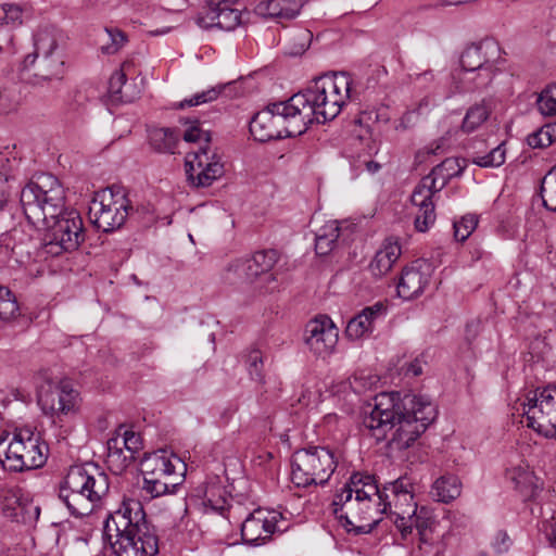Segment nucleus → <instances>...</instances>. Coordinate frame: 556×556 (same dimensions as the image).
<instances>
[{"label":"nucleus","instance_id":"f8f14e48","mask_svg":"<svg viewBox=\"0 0 556 556\" xmlns=\"http://www.w3.org/2000/svg\"><path fill=\"white\" fill-rule=\"evenodd\" d=\"M187 180L197 188L211 186L224 173V163L220 155L211 147H199L197 151L189 152L185 160Z\"/></svg>","mask_w":556,"mask_h":556},{"label":"nucleus","instance_id":"412c9836","mask_svg":"<svg viewBox=\"0 0 556 556\" xmlns=\"http://www.w3.org/2000/svg\"><path fill=\"white\" fill-rule=\"evenodd\" d=\"M387 313V306L381 302L364 307L357 315L349 320L345 328L346 337L351 340L369 337L377 324L384 320Z\"/></svg>","mask_w":556,"mask_h":556},{"label":"nucleus","instance_id":"0e129e2a","mask_svg":"<svg viewBox=\"0 0 556 556\" xmlns=\"http://www.w3.org/2000/svg\"><path fill=\"white\" fill-rule=\"evenodd\" d=\"M413 529H414V523H413V519H410L409 526L406 528H403L401 531H399L401 533L402 540L406 541L413 534Z\"/></svg>","mask_w":556,"mask_h":556},{"label":"nucleus","instance_id":"9d476101","mask_svg":"<svg viewBox=\"0 0 556 556\" xmlns=\"http://www.w3.org/2000/svg\"><path fill=\"white\" fill-rule=\"evenodd\" d=\"M132 210L126 190L113 185L94 193L89 206V217L103 232L119 229Z\"/></svg>","mask_w":556,"mask_h":556},{"label":"nucleus","instance_id":"423d86ee","mask_svg":"<svg viewBox=\"0 0 556 556\" xmlns=\"http://www.w3.org/2000/svg\"><path fill=\"white\" fill-rule=\"evenodd\" d=\"M110 490L109 476L93 464L72 466L59 488V498L71 516H90Z\"/></svg>","mask_w":556,"mask_h":556},{"label":"nucleus","instance_id":"c9c22d12","mask_svg":"<svg viewBox=\"0 0 556 556\" xmlns=\"http://www.w3.org/2000/svg\"><path fill=\"white\" fill-rule=\"evenodd\" d=\"M180 134L172 128H159L151 132V146L159 152L174 154L176 152Z\"/></svg>","mask_w":556,"mask_h":556},{"label":"nucleus","instance_id":"09e8293b","mask_svg":"<svg viewBox=\"0 0 556 556\" xmlns=\"http://www.w3.org/2000/svg\"><path fill=\"white\" fill-rule=\"evenodd\" d=\"M182 138L187 142H199L204 143L203 147H211V134L202 129L199 121H194L190 124V126L184 131Z\"/></svg>","mask_w":556,"mask_h":556},{"label":"nucleus","instance_id":"0eeeda50","mask_svg":"<svg viewBox=\"0 0 556 556\" xmlns=\"http://www.w3.org/2000/svg\"><path fill=\"white\" fill-rule=\"evenodd\" d=\"M305 131V122L293 102V97L286 101L268 104L264 110L257 112L250 122V132L260 142L295 137Z\"/></svg>","mask_w":556,"mask_h":556},{"label":"nucleus","instance_id":"4468645a","mask_svg":"<svg viewBox=\"0 0 556 556\" xmlns=\"http://www.w3.org/2000/svg\"><path fill=\"white\" fill-rule=\"evenodd\" d=\"M34 48L37 49L39 61L35 75L43 79H51L62 74L64 61L58 50V40L50 30H40L34 37Z\"/></svg>","mask_w":556,"mask_h":556},{"label":"nucleus","instance_id":"b1692460","mask_svg":"<svg viewBox=\"0 0 556 556\" xmlns=\"http://www.w3.org/2000/svg\"><path fill=\"white\" fill-rule=\"evenodd\" d=\"M437 193L430 191L425 185H417L412 193L410 201L418 208L414 225L419 232H426L432 227L437 219L433 197Z\"/></svg>","mask_w":556,"mask_h":556},{"label":"nucleus","instance_id":"052dcab7","mask_svg":"<svg viewBox=\"0 0 556 556\" xmlns=\"http://www.w3.org/2000/svg\"><path fill=\"white\" fill-rule=\"evenodd\" d=\"M39 61V54H37V49L35 48L33 53L27 54L22 62V70H29L34 66L37 67V63Z\"/></svg>","mask_w":556,"mask_h":556},{"label":"nucleus","instance_id":"864d4df0","mask_svg":"<svg viewBox=\"0 0 556 556\" xmlns=\"http://www.w3.org/2000/svg\"><path fill=\"white\" fill-rule=\"evenodd\" d=\"M413 483L407 477H401L389 485L384 486L380 492H387L391 496L403 494L404 492L413 493Z\"/></svg>","mask_w":556,"mask_h":556},{"label":"nucleus","instance_id":"774afa93","mask_svg":"<svg viewBox=\"0 0 556 556\" xmlns=\"http://www.w3.org/2000/svg\"><path fill=\"white\" fill-rule=\"evenodd\" d=\"M165 31H160V30H155V31H152L151 34L152 35H161V34H164Z\"/></svg>","mask_w":556,"mask_h":556},{"label":"nucleus","instance_id":"37998d69","mask_svg":"<svg viewBox=\"0 0 556 556\" xmlns=\"http://www.w3.org/2000/svg\"><path fill=\"white\" fill-rule=\"evenodd\" d=\"M231 87V84L218 85L212 87L207 90H203L201 92H197L190 98H186L182 100L178 108L184 109L186 106H197L204 103H208L215 101L223 92H225L228 88Z\"/></svg>","mask_w":556,"mask_h":556},{"label":"nucleus","instance_id":"4c0bfd02","mask_svg":"<svg viewBox=\"0 0 556 556\" xmlns=\"http://www.w3.org/2000/svg\"><path fill=\"white\" fill-rule=\"evenodd\" d=\"M491 114L490 108L484 101L471 105L463 119L462 130L466 134H471L481 127Z\"/></svg>","mask_w":556,"mask_h":556},{"label":"nucleus","instance_id":"7c9ffc66","mask_svg":"<svg viewBox=\"0 0 556 556\" xmlns=\"http://www.w3.org/2000/svg\"><path fill=\"white\" fill-rule=\"evenodd\" d=\"M410 519H413L414 528L417 530L419 548L432 546L435 520L431 513L426 507H421L419 510L415 507L412 510Z\"/></svg>","mask_w":556,"mask_h":556},{"label":"nucleus","instance_id":"f704fd0d","mask_svg":"<svg viewBox=\"0 0 556 556\" xmlns=\"http://www.w3.org/2000/svg\"><path fill=\"white\" fill-rule=\"evenodd\" d=\"M140 91L127 84V76L123 70L115 71L109 80V94L112 101L132 102Z\"/></svg>","mask_w":556,"mask_h":556},{"label":"nucleus","instance_id":"1a4fd4ad","mask_svg":"<svg viewBox=\"0 0 556 556\" xmlns=\"http://www.w3.org/2000/svg\"><path fill=\"white\" fill-rule=\"evenodd\" d=\"M340 454L328 446H308L291 457V480L298 488L324 486L339 464Z\"/></svg>","mask_w":556,"mask_h":556},{"label":"nucleus","instance_id":"aec40b11","mask_svg":"<svg viewBox=\"0 0 556 556\" xmlns=\"http://www.w3.org/2000/svg\"><path fill=\"white\" fill-rule=\"evenodd\" d=\"M78 402V392L68 381H61L49 390L41 392L38 404L45 414L51 416L73 412Z\"/></svg>","mask_w":556,"mask_h":556},{"label":"nucleus","instance_id":"4d7b16f0","mask_svg":"<svg viewBox=\"0 0 556 556\" xmlns=\"http://www.w3.org/2000/svg\"><path fill=\"white\" fill-rule=\"evenodd\" d=\"M395 515L394 525L399 531L409 526L410 511L409 509H401L400 511H393Z\"/></svg>","mask_w":556,"mask_h":556},{"label":"nucleus","instance_id":"dca6fc26","mask_svg":"<svg viewBox=\"0 0 556 556\" xmlns=\"http://www.w3.org/2000/svg\"><path fill=\"white\" fill-rule=\"evenodd\" d=\"M278 261V254L275 250H262L255 252L249 258H238L228 265V271H233L240 278L248 281H254L260 276H265L267 281H275L270 273Z\"/></svg>","mask_w":556,"mask_h":556},{"label":"nucleus","instance_id":"338daca9","mask_svg":"<svg viewBox=\"0 0 556 556\" xmlns=\"http://www.w3.org/2000/svg\"><path fill=\"white\" fill-rule=\"evenodd\" d=\"M501 535L503 536L502 539V543L504 545V547H498V551H503V549H507L508 545L506 544V541H509V538L506 535V533H501Z\"/></svg>","mask_w":556,"mask_h":556},{"label":"nucleus","instance_id":"4be33fe9","mask_svg":"<svg viewBox=\"0 0 556 556\" xmlns=\"http://www.w3.org/2000/svg\"><path fill=\"white\" fill-rule=\"evenodd\" d=\"M498 67L456 70L452 74L454 92L466 93L486 89L498 73Z\"/></svg>","mask_w":556,"mask_h":556},{"label":"nucleus","instance_id":"f03ea898","mask_svg":"<svg viewBox=\"0 0 556 556\" xmlns=\"http://www.w3.org/2000/svg\"><path fill=\"white\" fill-rule=\"evenodd\" d=\"M362 420V431L377 443L388 441L392 450L408 448L437 418L435 406L422 396L399 392H382L368 405Z\"/></svg>","mask_w":556,"mask_h":556},{"label":"nucleus","instance_id":"f3484780","mask_svg":"<svg viewBox=\"0 0 556 556\" xmlns=\"http://www.w3.org/2000/svg\"><path fill=\"white\" fill-rule=\"evenodd\" d=\"M431 265L417 260L402 269L396 286L397 295L403 300H412L419 296L431 280Z\"/></svg>","mask_w":556,"mask_h":556},{"label":"nucleus","instance_id":"72a5a7b5","mask_svg":"<svg viewBox=\"0 0 556 556\" xmlns=\"http://www.w3.org/2000/svg\"><path fill=\"white\" fill-rule=\"evenodd\" d=\"M202 504L205 511L223 514L229 506V498L224 485L218 481H212L205 484L203 490Z\"/></svg>","mask_w":556,"mask_h":556},{"label":"nucleus","instance_id":"39448f33","mask_svg":"<svg viewBox=\"0 0 556 556\" xmlns=\"http://www.w3.org/2000/svg\"><path fill=\"white\" fill-rule=\"evenodd\" d=\"M352 78L346 73L318 77L306 89L293 94L305 128L336 118L350 98Z\"/></svg>","mask_w":556,"mask_h":556},{"label":"nucleus","instance_id":"9b49d317","mask_svg":"<svg viewBox=\"0 0 556 556\" xmlns=\"http://www.w3.org/2000/svg\"><path fill=\"white\" fill-rule=\"evenodd\" d=\"M521 406L528 428L556 440V384L536 387L527 394Z\"/></svg>","mask_w":556,"mask_h":556},{"label":"nucleus","instance_id":"3c124183","mask_svg":"<svg viewBox=\"0 0 556 556\" xmlns=\"http://www.w3.org/2000/svg\"><path fill=\"white\" fill-rule=\"evenodd\" d=\"M105 33L108 38L110 39V42L106 45H103L101 50L103 53L106 54H114L116 53L127 41L125 33L119 30L118 28H105Z\"/></svg>","mask_w":556,"mask_h":556},{"label":"nucleus","instance_id":"f257e3e1","mask_svg":"<svg viewBox=\"0 0 556 556\" xmlns=\"http://www.w3.org/2000/svg\"><path fill=\"white\" fill-rule=\"evenodd\" d=\"M21 205L29 224L45 227L42 254L59 256L75 251L85 240L78 212L64 210L65 191L56 177L42 175L21 191Z\"/></svg>","mask_w":556,"mask_h":556},{"label":"nucleus","instance_id":"ddd939ff","mask_svg":"<svg viewBox=\"0 0 556 556\" xmlns=\"http://www.w3.org/2000/svg\"><path fill=\"white\" fill-rule=\"evenodd\" d=\"M282 515L276 510L257 508L241 525V536L244 543L257 546L265 543L276 531H282L279 521Z\"/></svg>","mask_w":556,"mask_h":556},{"label":"nucleus","instance_id":"5701e85b","mask_svg":"<svg viewBox=\"0 0 556 556\" xmlns=\"http://www.w3.org/2000/svg\"><path fill=\"white\" fill-rule=\"evenodd\" d=\"M180 459L165 450H159L144 456L141 460V473L143 478L174 481L176 465Z\"/></svg>","mask_w":556,"mask_h":556},{"label":"nucleus","instance_id":"c756f323","mask_svg":"<svg viewBox=\"0 0 556 556\" xmlns=\"http://www.w3.org/2000/svg\"><path fill=\"white\" fill-rule=\"evenodd\" d=\"M121 430L122 428L106 442V463L115 473L123 472L132 463L131 454H128L122 444Z\"/></svg>","mask_w":556,"mask_h":556},{"label":"nucleus","instance_id":"603ef678","mask_svg":"<svg viewBox=\"0 0 556 556\" xmlns=\"http://www.w3.org/2000/svg\"><path fill=\"white\" fill-rule=\"evenodd\" d=\"M121 437L123 446H125V450L128 454H131L134 462L136 459V454L142 447L140 434L132 430H124V432L121 433Z\"/></svg>","mask_w":556,"mask_h":556},{"label":"nucleus","instance_id":"7ed1b4c3","mask_svg":"<svg viewBox=\"0 0 556 556\" xmlns=\"http://www.w3.org/2000/svg\"><path fill=\"white\" fill-rule=\"evenodd\" d=\"M392 506L394 511L418 508L413 493L390 497L380 492L374 476L357 471L334 491L329 509L348 533L358 535L370 533Z\"/></svg>","mask_w":556,"mask_h":556},{"label":"nucleus","instance_id":"c85d7f7f","mask_svg":"<svg viewBox=\"0 0 556 556\" xmlns=\"http://www.w3.org/2000/svg\"><path fill=\"white\" fill-rule=\"evenodd\" d=\"M506 477L525 500L535 496L539 489L538 478L529 468L522 466L513 467L506 471Z\"/></svg>","mask_w":556,"mask_h":556},{"label":"nucleus","instance_id":"e433bc0d","mask_svg":"<svg viewBox=\"0 0 556 556\" xmlns=\"http://www.w3.org/2000/svg\"><path fill=\"white\" fill-rule=\"evenodd\" d=\"M175 481H162L161 479L143 478L141 486V496L146 501H151L163 495L174 494L178 488Z\"/></svg>","mask_w":556,"mask_h":556},{"label":"nucleus","instance_id":"680f3d73","mask_svg":"<svg viewBox=\"0 0 556 556\" xmlns=\"http://www.w3.org/2000/svg\"><path fill=\"white\" fill-rule=\"evenodd\" d=\"M422 374V365L419 359H415L414 362L409 363L406 367V375H412L414 377L419 376Z\"/></svg>","mask_w":556,"mask_h":556},{"label":"nucleus","instance_id":"393cba45","mask_svg":"<svg viewBox=\"0 0 556 556\" xmlns=\"http://www.w3.org/2000/svg\"><path fill=\"white\" fill-rule=\"evenodd\" d=\"M464 168V160L447 157L433 167L429 175L422 177L418 185H425L430 191L439 193L452 178L460 176Z\"/></svg>","mask_w":556,"mask_h":556},{"label":"nucleus","instance_id":"58836bf2","mask_svg":"<svg viewBox=\"0 0 556 556\" xmlns=\"http://www.w3.org/2000/svg\"><path fill=\"white\" fill-rule=\"evenodd\" d=\"M0 503L3 510V514L7 517H16L17 509L22 505V489L12 485V486H3L0 489Z\"/></svg>","mask_w":556,"mask_h":556},{"label":"nucleus","instance_id":"a211bd4d","mask_svg":"<svg viewBox=\"0 0 556 556\" xmlns=\"http://www.w3.org/2000/svg\"><path fill=\"white\" fill-rule=\"evenodd\" d=\"M240 22L241 13L231 8L229 0H208L205 11L197 18L202 28L217 27L227 31L233 30Z\"/></svg>","mask_w":556,"mask_h":556},{"label":"nucleus","instance_id":"bb28decb","mask_svg":"<svg viewBox=\"0 0 556 556\" xmlns=\"http://www.w3.org/2000/svg\"><path fill=\"white\" fill-rule=\"evenodd\" d=\"M300 10L301 4L298 0H268L260 2L255 8L257 15L278 23L295 18Z\"/></svg>","mask_w":556,"mask_h":556},{"label":"nucleus","instance_id":"79ce46f5","mask_svg":"<svg viewBox=\"0 0 556 556\" xmlns=\"http://www.w3.org/2000/svg\"><path fill=\"white\" fill-rule=\"evenodd\" d=\"M556 140V123H548L527 137V143L532 149L549 147Z\"/></svg>","mask_w":556,"mask_h":556},{"label":"nucleus","instance_id":"bf43d9fd","mask_svg":"<svg viewBox=\"0 0 556 556\" xmlns=\"http://www.w3.org/2000/svg\"><path fill=\"white\" fill-rule=\"evenodd\" d=\"M296 38L301 39L302 43H301L300 48L296 51H294L293 53L299 54V53L304 52L307 49L308 43L312 40V33L307 29L300 30L296 35Z\"/></svg>","mask_w":556,"mask_h":556},{"label":"nucleus","instance_id":"a18cd8bd","mask_svg":"<svg viewBox=\"0 0 556 556\" xmlns=\"http://www.w3.org/2000/svg\"><path fill=\"white\" fill-rule=\"evenodd\" d=\"M18 313V304L15 295L7 288L0 286V319L8 321L15 318Z\"/></svg>","mask_w":556,"mask_h":556},{"label":"nucleus","instance_id":"6e6552de","mask_svg":"<svg viewBox=\"0 0 556 556\" xmlns=\"http://www.w3.org/2000/svg\"><path fill=\"white\" fill-rule=\"evenodd\" d=\"M0 438V462L10 471L20 472L42 467L48 459L49 447L39 433L28 428L15 429L9 443Z\"/></svg>","mask_w":556,"mask_h":556},{"label":"nucleus","instance_id":"69168bd1","mask_svg":"<svg viewBox=\"0 0 556 556\" xmlns=\"http://www.w3.org/2000/svg\"><path fill=\"white\" fill-rule=\"evenodd\" d=\"M419 77H425L426 79L431 80V79H433V73H432V71H425L424 73L416 75L417 79Z\"/></svg>","mask_w":556,"mask_h":556},{"label":"nucleus","instance_id":"49530a36","mask_svg":"<svg viewBox=\"0 0 556 556\" xmlns=\"http://www.w3.org/2000/svg\"><path fill=\"white\" fill-rule=\"evenodd\" d=\"M478 216L476 214H466L459 220L454 222V237L457 241L464 242L477 228Z\"/></svg>","mask_w":556,"mask_h":556},{"label":"nucleus","instance_id":"cd10ccee","mask_svg":"<svg viewBox=\"0 0 556 556\" xmlns=\"http://www.w3.org/2000/svg\"><path fill=\"white\" fill-rule=\"evenodd\" d=\"M21 160L13 153L7 151L0 153V211L9 201L12 180H15L20 170Z\"/></svg>","mask_w":556,"mask_h":556},{"label":"nucleus","instance_id":"2f4dec72","mask_svg":"<svg viewBox=\"0 0 556 556\" xmlns=\"http://www.w3.org/2000/svg\"><path fill=\"white\" fill-rule=\"evenodd\" d=\"M462 493V482L455 475H443L439 477L432 484L431 495L438 502L451 503Z\"/></svg>","mask_w":556,"mask_h":556},{"label":"nucleus","instance_id":"ea45409f","mask_svg":"<svg viewBox=\"0 0 556 556\" xmlns=\"http://www.w3.org/2000/svg\"><path fill=\"white\" fill-rule=\"evenodd\" d=\"M540 195L543 205L552 212H556V165L552 167L541 180Z\"/></svg>","mask_w":556,"mask_h":556},{"label":"nucleus","instance_id":"e2e57ef3","mask_svg":"<svg viewBox=\"0 0 556 556\" xmlns=\"http://www.w3.org/2000/svg\"><path fill=\"white\" fill-rule=\"evenodd\" d=\"M365 167H366L368 173L375 174V173H377L381 168V165L378 162H375V161H366L365 162Z\"/></svg>","mask_w":556,"mask_h":556},{"label":"nucleus","instance_id":"20e7f679","mask_svg":"<svg viewBox=\"0 0 556 556\" xmlns=\"http://www.w3.org/2000/svg\"><path fill=\"white\" fill-rule=\"evenodd\" d=\"M103 538L116 556H155L159 536L139 500L125 498L109 514L103 525Z\"/></svg>","mask_w":556,"mask_h":556},{"label":"nucleus","instance_id":"6ab92c4d","mask_svg":"<svg viewBox=\"0 0 556 556\" xmlns=\"http://www.w3.org/2000/svg\"><path fill=\"white\" fill-rule=\"evenodd\" d=\"M501 60L502 49L500 43L494 39L486 38L466 47L460 55L459 70L497 67Z\"/></svg>","mask_w":556,"mask_h":556},{"label":"nucleus","instance_id":"13d9d810","mask_svg":"<svg viewBox=\"0 0 556 556\" xmlns=\"http://www.w3.org/2000/svg\"><path fill=\"white\" fill-rule=\"evenodd\" d=\"M237 405H228L227 407H225L219 416V425L224 427L227 426L235 416V414L237 413Z\"/></svg>","mask_w":556,"mask_h":556},{"label":"nucleus","instance_id":"5fc2aeb1","mask_svg":"<svg viewBox=\"0 0 556 556\" xmlns=\"http://www.w3.org/2000/svg\"><path fill=\"white\" fill-rule=\"evenodd\" d=\"M540 530L544 533L549 544L556 547V515L549 520H544Z\"/></svg>","mask_w":556,"mask_h":556},{"label":"nucleus","instance_id":"de8ad7c7","mask_svg":"<svg viewBox=\"0 0 556 556\" xmlns=\"http://www.w3.org/2000/svg\"><path fill=\"white\" fill-rule=\"evenodd\" d=\"M247 366L252 380L264 382V362L261 351L253 349L247 355Z\"/></svg>","mask_w":556,"mask_h":556},{"label":"nucleus","instance_id":"8fccbe9b","mask_svg":"<svg viewBox=\"0 0 556 556\" xmlns=\"http://www.w3.org/2000/svg\"><path fill=\"white\" fill-rule=\"evenodd\" d=\"M0 22L5 25H21L23 9L17 4L4 3L0 7Z\"/></svg>","mask_w":556,"mask_h":556},{"label":"nucleus","instance_id":"a19ab883","mask_svg":"<svg viewBox=\"0 0 556 556\" xmlns=\"http://www.w3.org/2000/svg\"><path fill=\"white\" fill-rule=\"evenodd\" d=\"M535 106L544 117L556 116V81L542 89L538 94Z\"/></svg>","mask_w":556,"mask_h":556},{"label":"nucleus","instance_id":"6e6d98bb","mask_svg":"<svg viewBox=\"0 0 556 556\" xmlns=\"http://www.w3.org/2000/svg\"><path fill=\"white\" fill-rule=\"evenodd\" d=\"M16 103L7 89H0V114H8L15 110Z\"/></svg>","mask_w":556,"mask_h":556},{"label":"nucleus","instance_id":"c03bdc74","mask_svg":"<svg viewBox=\"0 0 556 556\" xmlns=\"http://www.w3.org/2000/svg\"><path fill=\"white\" fill-rule=\"evenodd\" d=\"M505 142H502L497 147L493 148L488 154L473 156L472 163L480 167H498L505 163Z\"/></svg>","mask_w":556,"mask_h":556},{"label":"nucleus","instance_id":"2eb2a0df","mask_svg":"<svg viewBox=\"0 0 556 556\" xmlns=\"http://www.w3.org/2000/svg\"><path fill=\"white\" fill-rule=\"evenodd\" d=\"M304 341L315 355H330L338 343V329L330 317L319 315L306 324Z\"/></svg>","mask_w":556,"mask_h":556},{"label":"nucleus","instance_id":"473e14b6","mask_svg":"<svg viewBox=\"0 0 556 556\" xmlns=\"http://www.w3.org/2000/svg\"><path fill=\"white\" fill-rule=\"evenodd\" d=\"M339 240H345L339 223L337 220L328 222L316 233V253L319 255H328L336 248Z\"/></svg>","mask_w":556,"mask_h":556},{"label":"nucleus","instance_id":"a878e982","mask_svg":"<svg viewBox=\"0 0 556 556\" xmlns=\"http://www.w3.org/2000/svg\"><path fill=\"white\" fill-rule=\"evenodd\" d=\"M401 254L402 249L399 241L394 238L386 239L369 264V270L372 276L381 278L387 275L400 258Z\"/></svg>","mask_w":556,"mask_h":556}]
</instances>
